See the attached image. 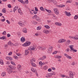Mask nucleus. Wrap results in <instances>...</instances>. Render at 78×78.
I'll list each match as a JSON object with an SVG mask.
<instances>
[{"label":"nucleus","mask_w":78,"mask_h":78,"mask_svg":"<svg viewBox=\"0 0 78 78\" xmlns=\"http://www.w3.org/2000/svg\"><path fill=\"white\" fill-rule=\"evenodd\" d=\"M31 44V42L30 41H27L24 44H23V46L24 47H27V46H29Z\"/></svg>","instance_id":"7ed1b4c3"},{"label":"nucleus","mask_w":78,"mask_h":78,"mask_svg":"<svg viewBox=\"0 0 78 78\" xmlns=\"http://www.w3.org/2000/svg\"><path fill=\"white\" fill-rule=\"evenodd\" d=\"M74 18V19L76 20V19H77L78 18V16L77 15H75Z\"/></svg>","instance_id":"f704fd0d"},{"label":"nucleus","mask_w":78,"mask_h":78,"mask_svg":"<svg viewBox=\"0 0 78 78\" xmlns=\"http://www.w3.org/2000/svg\"><path fill=\"white\" fill-rule=\"evenodd\" d=\"M17 9H18V7H17V8H16V9H15L14 8V9H13L14 12H15V11H16V10H17Z\"/></svg>","instance_id":"79ce46f5"},{"label":"nucleus","mask_w":78,"mask_h":78,"mask_svg":"<svg viewBox=\"0 0 78 78\" xmlns=\"http://www.w3.org/2000/svg\"><path fill=\"white\" fill-rule=\"evenodd\" d=\"M45 28H47V29H50V26L48 25H45L44 26Z\"/></svg>","instance_id":"c9c22d12"},{"label":"nucleus","mask_w":78,"mask_h":78,"mask_svg":"<svg viewBox=\"0 0 78 78\" xmlns=\"http://www.w3.org/2000/svg\"><path fill=\"white\" fill-rule=\"evenodd\" d=\"M25 55H28V54H29V51L28 50H25Z\"/></svg>","instance_id":"aec40b11"},{"label":"nucleus","mask_w":78,"mask_h":78,"mask_svg":"<svg viewBox=\"0 0 78 78\" xmlns=\"http://www.w3.org/2000/svg\"><path fill=\"white\" fill-rule=\"evenodd\" d=\"M48 71L49 72H51V68H49L48 69Z\"/></svg>","instance_id":"864d4df0"},{"label":"nucleus","mask_w":78,"mask_h":78,"mask_svg":"<svg viewBox=\"0 0 78 78\" xmlns=\"http://www.w3.org/2000/svg\"><path fill=\"white\" fill-rule=\"evenodd\" d=\"M54 11L55 14L57 15H59V11L58 9L57 8L54 9Z\"/></svg>","instance_id":"0eeeda50"},{"label":"nucleus","mask_w":78,"mask_h":78,"mask_svg":"<svg viewBox=\"0 0 78 78\" xmlns=\"http://www.w3.org/2000/svg\"><path fill=\"white\" fill-rule=\"evenodd\" d=\"M37 15H34L32 17V18L33 19H35L36 18V17H37Z\"/></svg>","instance_id":"4c0bfd02"},{"label":"nucleus","mask_w":78,"mask_h":78,"mask_svg":"<svg viewBox=\"0 0 78 78\" xmlns=\"http://www.w3.org/2000/svg\"><path fill=\"white\" fill-rule=\"evenodd\" d=\"M35 49L36 50V47H30L27 50H34V51H36V50H35Z\"/></svg>","instance_id":"423d86ee"},{"label":"nucleus","mask_w":78,"mask_h":78,"mask_svg":"<svg viewBox=\"0 0 78 78\" xmlns=\"http://www.w3.org/2000/svg\"><path fill=\"white\" fill-rule=\"evenodd\" d=\"M13 57L14 58H15V59H17V58H18V57L17 56H13Z\"/></svg>","instance_id":"69168bd1"},{"label":"nucleus","mask_w":78,"mask_h":78,"mask_svg":"<svg viewBox=\"0 0 78 78\" xmlns=\"http://www.w3.org/2000/svg\"><path fill=\"white\" fill-rule=\"evenodd\" d=\"M62 24L60 23H58V26H62Z\"/></svg>","instance_id":"603ef678"},{"label":"nucleus","mask_w":78,"mask_h":78,"mask_svg":"<svg viewBox=\"0 0 78 78\" xmlns=\"http://www.w3.org/2000/svg\"><path fill=\"white\" fill-rule=\"evenodd\" d=\"M75 64V63L74 62H73L71 64L72 66H74Z\"/></svg>","instance_id":"680f3d73"},{"label":"nucleus","mask_w":78,"mask_h":78,"mask_svg":"<svg viewBox=\"0 0 78 78\" xmlns=\"http://www.w3.org/2000/svg\"><path fill=\"white\" fill-rule=\"evenodd\" d=\"M2 12H3L4 13H6V9L5 8H3L2 10Z\"/></svg>","instance_id":"2f4dec72"},{"label":"nucleus","mask_w":78,"mask_h":78,"mask_svg":"<svg viewBox=\"0 0 78 78\" xmlns=\"http://www.w3.org/2000/svg\"><path fill=\"white\" fill-rule=\"evenodd\" d=\"M73 74L72 71H69V76L70 78H73Z\"/></svg>","instance_id":"39448f33"},{"label":"nucleus","mask_w":78,"mask_h":78,"mask_svg":"<svg viewBox=\"0 0 78 78\" xmlns=\"http://www.w3.org/2000/svg\"><path fill=\"white\" fill-rule=\"evenodd\" d=\"M66 12V14L67 16H71V14L70 12L69 13L66 11H65Z\"/></svg>","instance_id":"b1692460"},{"label":"nucleus","mask_w":78,"mask_h":78,"mask_svg":"<svg viewBox=\"0 0 78 78\" xmlns=\"http://www.w3.org/2000/svg\"><path fill=\"white\" fill-rule=\"evenodd\" d=\"M36 20L38 22H41V18H40L38 16H37L36 17Z\"/></svg>","instance_id":"dca6fc26"},{"label":"nucleus","mask_w":78,"mask_h":78,"mask_svg":"<svg viewBox=\"0 0 78 78\" xmlns=\"http://www.w3.org/2000/svg\"><path fill=\"white\" fill-rule=\"evenodd\" d=\"M8 8H11V5L10 4H9L8 5Z\"/></svg>","instance_id":"4d7b16f0"},{"label":"nucleus","mask_w":78,"mask_h":78,"mask_svg":"<svg viewBox=\"0 0 78 78\" xmlns=\"http://www.w3.org/2000/svg\"><path fill=\"white\" fill-rule=\"evenodd\" d=\"M17 35L19 37H20L21 36H22V34H21V32H18L17 33Z\"/></svg>","instance_id":"f3484780"},{"label":"nucleus","mask_w":78,"mask_h":78,"mask_svg":"<svg viewBox=\"0 0 78 78\" xmlns=\"http://www.w3.org/2000/svg\"><path fill=\"white\" fill-rule=\"evenodd\" d=\"M25 37H23L21 38V41L22 42H25Z\"/></svg>","instance_id":"a211bd4d"},{"label":"nucleus","mask_w":78,"mask_h":78,"mask_svg":"<svg viewBox=\"0 0 78 78\" xmlns=\"http://www.w3.org/2000/svg\"><path fill=\"white\" fill-rule=\"evenodd\" d=\"M21 12V10L20 9H18V12L19 13H20V12Z\"/></svg>","instance_id":"052dcab7"},{"label":"nucleus","mask_w":78,"mask_h":78,"mask_svg":"<svg viewBox=\"0 0 78 78\" xmlns=\"http://www.w3.org/2000/svg\"><path fill=\"white\" fill-rule=\"evenodd\" d=\"M1 75L2 76H5L6 75V72H4L3 73H2L1 74Z\"/></svg>","instance_id":"72a5a7b5"},{"label":"nucleus","mask_w":78,"mask_h":78,"mask_svg":"<svg viewBox=\"0 0 78 78\" xmlns=\"http://www.w3.org/2000/svg\"><path fill=\"white\" fill-rule=\"evenodd\" d=\"M37 48L39 50H44L45 49V47H44L38 46Z\"/></svg>","instance_id":"1a4fd4ad"},{"label":"nucleus","mask_w":78,"mask_h":78,"mask_svg":"<svg viewBox=\"0 0 78 78\" xmlns=\"http://www.w3.org/2000/svg\"><path fill=\"white\" fill-rule=\"evenodd\" d=\"M7 72L8 73L10 74V73H11L12 72V69H8L7 68Z\"/></svg>","instance_id":"6e6552de"},{"label":"nucleus","mask_w":78,"mask_h":78,"mask_svg":"<svg viewBox=\"0 0 78 78\" xmlns=\"http://www.w3.org/2000/svg\"><path fill=\"white\" fill-rule=\"evenodd\" d=\"M40 10L42 11H45V9L43 7H41L40 8Z\"/></svg>","instance_id":"7c9ffc66"},{"label":"nucleus","mask_w":78,"mask_h":78,"mask_svg":"<svg viewBox=\"0 0 78 78\" xmlns=\"http://www.w3.org/2000/svg\"><path fill=\"white\" fill-rule=\"evenodd\" d=\"M18 2H21L22 3H23V5L25 3V4H28V3L29 2L28 0H26V1H25L24 2L23 0H18Z\"/></svg>","instance_id":"f03ea898"},{"label":"nucleus","mask_w":78,"mask_h":78,"mask_svg":"<svg viewBox=\"0 0 78 78\" xmlns=\"http://www.w3.org/2000/svg\"><path fill=\"white\" fill-rule=\"evenodd\" d=\"M17 69L20 71L21 70V66L20 65H19L18 66Z\"/></svg>","instance_id":"5701e85b"},{"label":"nucleus","mask_w":78,"mask_h":78,"mask_svg":"<svg viewBox=\"0 0 78 78\" xmlns=\"http://www.w3.org/2000/svg\"><path fill=\"white\" fill-rule=\"evenodd\" d=\"M6 34V31H4L3 33H2V34L3 35H5Z\"/></svg>","instance_id":"37998d69"},{"label":"nucleus","mask_w":78,"mask_h":78,"mask_svg":"<svg viewBox=\"0 0 78 78\" xmlns=\"http://www.w3.org/2000/svg\"><path fill=\"white\" fill-rule=\"evenodd\" d=\"M6 22H7L8 24H10V21H9V20H7Z\"/></svg>","instance_id":"3c124183"},{"label":"nucleus","mask_w":78,"mask_h":78,"mask_svg":"<svg viewBox=\"0 0 78 78\" xmlns=\"http://www.w3.org/2000/svg\"><path fill=\"white\" fill-rule=\"evenodd\" d=\"M43 32L44 33H45L46 34H48V33H50V31H48V30H44L43 31Z\"/></svg>","instance_id":"bb28decb"},{"label":"nucleus","mask_w":78,"mask_h":78,"mask_svg":"<svg viewBox=\"0 0 78 78\" xmlns=\"http://www.w3.org/2000/svg\"><path fill=\"white\" fill-rule=\"evenodd\" d=\"M41 29V26H38L37 28V30H39Z\"/></svg>","instance_id":"e433bc0d"},{"label":"nucleus","mask_w":78,"mask_h":78,"mask_svg":"<svg viewBox=\"0 0 78 78\" xmlns=\"http://www.w3.org/2000/svg\"><path fill=\"white\" fill-rule=\"evenodd\" d=\"M35 11L37 12V11H38V9H37V7H35Z\"/></svg>","instance_id":"a18cd8bd"},{"label":"nucleus","mask_w":78,"mask_h":78,"mask_svg":"<svg viewBox=\"0 0 78 78\" xmlns=\"http://www.w3.org/2000/svg\"><path fill=\"white\" fill-rule=\"evenodd\" d=\"M0 39H6V37H5V36H4L2 37H0Z\"/></svg>","instance_id":"c85d7f7f"},{"label":"nucleus","mask_w":78,"mask_h":78,"mask_svg":"<svg viewBox=\"0 0 78 78\" xmlns=\"http://www.w3.org/2000/svg\"><path fill=\"white\" fill-rule=\"evenodd\" d=\"M16 55L17 56H21L22 55V54H19V53H16Z\"/></svg>","instance_id":"a19ab883"},{"label":"nucleus","mask_w":78,"mask_h":78,"mask_svg":"<svg viewBox=\"0 0 78 78\" xmlns=\"http://www.w3.org/2000/svg\"><path fill=\"white\" fill-rule=\"evenodd\" d=\"M58 6L59 8H64V7H65V6H66V5H58Z\"/></svg>","instance_id":"4be33fe9"},{"label":"nucleus","mask_w":78,"mask_h":78,"mask_svg":"<svg viewBox=\"0 0 78 78\" xmlns=\"http://www.w3.org/2000/svg\"><path fill=\"white\" fill-rule=\"evenodd\" d=\"M39 64L40 66H42V61H40L39 62Z\"/></svg>","instance_id":"bf43d9fd"},{"label":"nucleus","mask_w":78,"mask_h":78,"mask_svg":"<svg viewBox=\"0 0 78 78\" xmlns=\"http://www.w3.org/2000/svg\"><path fill=\"white\" fill-rule=\"evenodd\" d=\"M33 61H34V62H35V61H36V60L35 59V58H32V59L30 60V62H33Z\"/></svg>","instance_id":"cd10ccee"},{"label":"nucleus","mask_w":78,"mask_h":78,"mask_svg":"<svg viewBox=\"0 0 78 78\" xmlns=\"http://www.w3.org/2000/svg\"><path fill=\"white\" fill-rule=\"evenodd\" d=\"M0 64H1V65H3V61L2 59H0Z\"/></svg>","instance_id":"473e14b6"},{"label":"nucleus","mask_w":78,"mask_h":78,"mask_svg":"<svg viewBox=\"0 0 78 78\" xmlns=\"http://www.w3.org/2000/svg\"><path fill=\"white\" fill-rule=\"evenodd\" d=\"M69 37L70 38V39H74V37H72V36H69Z\"/></svg>","instance_id":"6e6d98bb"},{"label":"nucleus","mask_w":78,"mask_h":78,"mask_svg":"<svg viewBox=\"0 0 78 78\" xmlns=\"http://www.w3.org/2000/svg\"><path fill=\"white\" fill-rule=\"evenodd\" d=\"M6 59L9 60V61H12V58L10 56H8L6 57Z\"/></svg>","instance_id":"f8f14e48"},{"label":"nucleus","mask_w":78,"mask_h":78,"mask_svg":"<svg viewBox=\"0 0 78 78\" xmlns=\"http://www.w3.org/2000/svg\"><path fill=\"white\" fill-rule=\"evenodd\" d=\"M18 24L20 25V26H21V27H23V25H24V23L22 22L21 21H20L18 23Z\"/></svg>","instance_id":"4468645a"},{"label":"nucleus","mask_w":78,"mask_h":78,"mask_svg":"<svg viewBox=\"0 0 78 78\" xmlns=\"http://www.w3.org/2000/svg\"><path fill=\"white\" fill-rule=\"evenodd\" d=\"M8 44L9 45H11V46H13L14 45V44L12 43L11 41H9L8 43Z\"/></svg>","instance_id":"6ab92c4d"},{"label":"nucleus","mask_w":78,"mask_h":78,"mask_svg":"<svg viewBox=\"0 0 78 78\" xmlns=\"http://www.w3.org/2000/svg\"><path fill=\"white\" fill-rule=\"evenodd\" d=\"M55 58L57 59H60V58H62V56L57 55L56 56H55Z\"/></svg>","instance_id":"2eb2a0df"},{"label":"nucleus","mask_w":78,"mask_h":78,"mask_svg":"<svg viewBox=\"0 0 78 78\" xmlns=\"http://www.w3.org/2000/svg\"><path fill=\"white\" fill-rule=\"evenodd\" d=\"M5 19H1V22H5Z\"/></svg>","instance_id":"13d9d810"},{"label":"nucleus","mask_w":78,"mask_h":78,"mask_svg":"<svg viewBox=\"0 0 78 78\" xmlns=\"http://www.w3.org/2000/svg\"><path fill=\"white\" fill-rule=\"evenodd\" d=\"M11 63L12 64V65H13L14 66H16L15 63H14V62H13V61H11Z\"/></svg>","instance_id":"ea45409f"},{"label":"nucleus","mask_w":78,"mask_h":78,"mask_svg":"<svg viewBox=\"0 0 78 78\" xmlns=\"http://www.w3.org/2000/svg\"><path fill=\"white\" fill-rule=\"evenodd\" d=\"M67 3H72V1H69V0H68L67 1Z\"/></svg>","instance_id":"0e129e2a"},{"label":"nucleus","mask_w":78,"mask_h":78,"mask_svg":"<svg viewBox=\"0 0 78 78\" xmlns=\"http://www.w3.org/2000/svg\"><path fill=\"white\" fill-rule=\"evenodd\" d=\"M70 48L71 50H70V51H73V52H76L77 51V50H75L74 48L72 47H73V45H71L70 46Z\"/></svg>","instance_id":"20e7f679"},{"label":"nucleus","mask_w":78,"mask_h":78,"mask_svg":"<svg viewBox=\"0 0 78 78\" xmlns=\"http://www.w3.org/2000/svg\"><path fill=\"white\" fill-rule=\"evenodd\" d=\"M16 69V67L14 66V67L12 68V70H15Z\"/></svg>","instance_id":"e2e57ef3"},{"label":"nucleus","mask_w":78,"mask_h":78,"mask_svg":"<svg viewBox=\"0 0 78 78\" xmlns=\"http://www.w3.org/2000/svg\"><path fill=\"white\" fill-rule=\"evenodd\" d=\"M66 41V40L64 39H61L58 41V42L59 43H63V42H65Z\"/></svg>","instance_id":"ddd939ff"},{"label":"nucleus","mask_w":78,"mask_h":78,"mask_svg":"<svg viewBox=\"0 0 78 78\" xmlns=\"http://www.w3.org/2000/svg\"><path fill=\"white\" fill-rule=\"evenodd\" d=\"M44 9L47 11V12H48V13H51V11L50 10H48L45 8H44Z\"/></svg>","instance_id":"393cba45"},{"label":"nucleus","mask_w":78,"mask_h":78,"mask_svg":"<svg viewBox=\"0 0 78 78\" xmlns=\"http://www.w3.org/2000/svg\"><path fill=\"white\" fill-rule=\"evenodd\" d=\"M32 23L33 24H34V25H36L37 23L36 21H32Z\"/></svg>","instance_id":"c756f323"},{"label":"nucleus","mask_w":78,"mask_h":78,"mask_svg":"<svg viewBox=\"0 0 78 78\" xmlns=\"http://www.w3.org/2000/svg\"><path fill=\"white\" fill-rule=\"evenodd\" d=\"M13 45L14 46H17L18 45H19V44H18V43H16L15 44Z\"/></svg>","instance_id":"c03bdc74"},{"label":"nucleus","mask_w":78,"mask_h":78,"mask_svg":"<svg viewBox=\"0 0 78 78\" xmlns=\"http://www.w3.org/2000/svg\"><path fill=\"white\" fill-rule=\"evenodd\" d=\"M23 31L24 33H27V28H24L23 29Z\"/></svg>","instance_id":"a878e982"},{"label":"nucleus","mask_w":78,"mask_h":78,"mask_svg":"<svg viewBox=\"0 0 78 78\" xmlns=\"http://www.w3.org/2000/svg\"><path fill=\"white\" fill-rule=\"evenodd\" d=\"M53 49V47L51 46L49 47V48L48 49V53H51V51H52V50Z\"/></svg>","instance_id":"9d476101"},{"label":"nucleus","mask_w":78,"mask_h":78,"mask_svg":"<svg viewBox=\"0 0 78 78\" xmlns=\"http://www.w3.org/2000/svg\"><path fill=\"white\" fill-rule=\"evenodd\" d=\"M12 52H10L8 54V55H9V56H11V55H12Z\"/></svg>","instance_id":"de8ad7c7"},{"label":"nucleus","mask_w":78,"mask_h":78,"mask_svg":"<svg viewBox=\"0 0 78 78\" xmlns=\"http://www.w3.org/2000/svg\"><path fill=\"white\" fill-rule=\"evenodd\" d=\"M30 63L31 64V65L33 66V67H36V65L35 63H34L33 62H30Z\"/></svg>","instance_id":"412c9836"},{"label":"nucleus","mask_w":78,"mask_h":78,"mask_svg":"<svg viewBox=\"0 0 78 78\" xmlns=\"http://www.w3.org/2000/svg\"><path fill=\"white\" fill-rule=\"evenodd\" d=\"M42 58H43V60H44V59H46V56H44L42 57Z\"/></svg>","instance_id":"09e8293b"},{"label":"nucleus","mask_w":78,"mask_h":78,"mask_svg":"<svg viewBox=\"0 0 78 78\" xmlns=\"http://www.w3.org/2000/svg\"><path fill=\"white\" fill-rule=\"evenodd\" d=\"M57 53V51H55L53 52L52 54L55 55Z\"/></svg>","instance_id":"5fc2aeb1"},{"label":"nucleus","mask_w":78,"mask_h":78,"mask_svg":"<svg viewBox=\"0 0 78 78\" xmlns=\"http://www.w3.org/2000/svg\"><path fill=\"white\" fill-rule=\"evenodd\" d=\"M34 14H37V12H35L34 11Z\"/></svg>","instance_id":"338daca9"},{"label":"nucleus","mask_w":78,"mask_h":78,"mask_svg":"<svg viewBox=\"0 0 78 78\" xmlns=\"http://www.w3.org/2000/svg\"><path fill=\"white\" fill-rule=\"evenodd\" d=\"M31 71L33 72H35V70H34V68H31Z\"/></svg>","instance_id":"58836bf2"},{"label":"nucleus","mask_w":78,"mask_h":78,"mask_svg":"<svg viewBox=\"0 0 78 78\" xmlns=\"http://www.w3.org/2000/svg\"><path fill=\"white\" fill-rule=\"evenodd\" d=\"M7 37H11V35L9 34H7Z\"/></svg>","instance_id":"49530a36"},{"label":"nucleus","mask_w":78,"mask_h":78,"mask_svg":"<svg viewBox=\"0 0 78 78\" xmlns=\"http://www.w3.org/2000/svg\"><path fill=\"white\" fill-rule=\"evenodd\" d=\"M58 22L55 23V24L56 25H57V26H58Z\"/></svg>","instance_id":"774afa93"},{"label":"nucleus","mask_w":78,"mask_h":78,"mask_svg":"<svg viewBox=\"0 0 78 78\" xmlns=\"http://www.w3.org/2000/svg\"><path fill=\"white\" fill-rule=\"evenodd\" d=\"M66 75H62L61 76V77H62V78H64L65 77H66Z\"/></svg>","instance_id":"8fccbe9b"},{"label":"nucleus","mask_w":78,"mask_h":78,"mask_svg":"<svg viewBox=\"0 0 78 78\" xmlns=\"http://www.w3.org/2000/svg\"><path fill=\"white\" fill-rule=\"evenodd\" d=\"M64 55L65 56H66V57L67 58H68V59H72V57H71V56L67 54H64Z\"/></svg>","instance_id":"9b49d317"},{"label":"nucleus","mask_w":78,"mask_h":78,"mask_svg":"<svg viewBox=\"0 0 78 78\" xmlns=\"http://www.w3.org/2000/svg\"><path fill=\"white\" fill-rule=\"evenodd\" d=\"M55 75L56 72H55V71H52V73L47 74L45 77H46V78H50V77H51L53 75Z\"/></svg>","instance_id":"f257e3e1"}]
</instances>
